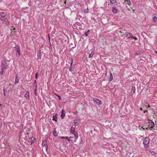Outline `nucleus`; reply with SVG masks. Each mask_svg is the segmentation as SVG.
Wrapping results in <instances>:
<instances>
[{"label": "nucleus", "instance_id": "1", "mask_svg": "<svg viewBox=\"0 0 157 157\" xmlns=\"http://www.w3.org/2000/svg\"><path fill=\"white\" fill-rule=\"evenodd\" d=\"M149 142L150 139L148 137H146L144 138L143 140V143L145 148H147L148 147Z\"/></svg>", "mask_w": 157, "mask_h": 157}, {"label": "nucleus", "instance_id": "2", "mask_svg": "<svg viewBox=\"0 0 157 157\" xmlns=\"http://www.w3.org/2000/svg\"><path fill=\"white\" fill-rule=\"evenodd\" d=\"M7 67L6 62L4 60L2 61L1 64V70L4 71L6 70Z\"/></svg>", "mask_w": 157, "mask_h": 157}, {"label": "nucleus", "instance_id": "3", "mask_svg": "<svg viewBox=\"0 0 157 157\" xmlns=\"http://www.w3.org/2000/svg\"><path fill=\"white\" fill-rule=\"evenodd\" d=\"M6 13L4 12H0V19L2 20H5V19L7 17Z\"/></svg>", "mask_w": 157, "mask_h": 157}, {"label": "nucleus", "instance_id": "4", "mask_svg": "<svg viewBox=\"0 0 157 157\" xmlns=\"http://www.w3.org/2000/svg\"><path fill=\"white\" fill-rule=\"evenodd\" d=\"M149 121V124L148 125V128H150V130H151V129L153 128L154 126V122L151 120H150L149 119H148Z\"/></svg>", "mask_w": 157, "mask_h": 157}, {"label": "nucleus", "instance_id": "5", "mask_svg": "<svg viewBox=\"0 0 157 157\" xmlns=\"http://www.w3.org/2000/svg\"><path fill=\"white\" fill-rule=\"evenodd\" d=\"M15 53L16 56H20V48L18 46H17L15 48Z\"/></svg>", "mask_w": 157, "mask_h": 157}, {"label": "nucleus", "instance_id": "6", "mask_svg": "<svg viewBox=\"0 0 157 157\" xmlns=\"http://www.w3.org/2000/svg\"><path fill=\"white\" fill-rule=\"evenodd\" d=\"M93 101L96 102L98 105H101L102 104V101L97 98H94Z\"/></svg>", "mask_w": 157, "mask_h": 157}, {"label": "nucleus", "instance_id": "7", "mask_svg": "<svg viewBox=\"0 0 157 157\" xmlns=\"http://www.w3.org/2000/svg\"><path fill=\"white\" fill-rule=\"evenodd\" d=\"M125 35H126V37H127L128 39H130L131 38H132V37H133V36L132 35V34L129 33H127Z\"/></svg>", "mask_w": 157, "mask_h": 157}, {"label": "nucleus", "instance_id": "8", "mask_svg": "<svg viewBox=\"0 0 157 157\" xmlns=\"http://www.w3.org/2000/svg\"><path fill=\"white\" fill-rule=\"evenodd\" d=\"M61 117L62 118H63L65 116V111L63 109L61 112Z\"/></svg>", "mask_w": 157, "mask_h": 157}, {"label": "nucleus", "instance_id": "9", "mask_svg": "<svg viewBox=\"0 0 157 157\" xmlns=\"http://www.w3.org/2000/svg\"><path fill=\"white\" fill-rule=\"evenodd\" d=\"M2 21H4L6 25L7 26H9L10 23V21H9L8 19L7 18L5 19V20H3Z\"/></svg>", "mask_w": 157, "mask_h": 157}, {"label": "nucleus", "instance_id": "10", "mask_svg": "<svg viewBox=\"0 0 157 157\" xmlns=\"http://www.w3.org/2000/svg\"><path fill=\"white\" fill-rule=\"evenodd\" d=\"M53 135L55 137H57L58 136V133L56 131V128H54L53 130Z\"/></svg>", "mask_w": 157, "mask_h": 157}, {"label": "nucleus", "instance_id": "11", "mask_svg": "<svg viewBox=\"0 0 157 157\" xmlns=\"http://www.w3.org/2000/svg\"><path fill=\"white\" fill-rule=\"evenodd\" d=\"M136 90V88L134 86H132V90L131 91V93L132 94H133L135 92Z\"/></svg>", "mask_w": 157, "mask_h": 157}, {"label": "nucleus", "instance_id": "12", "mask_svg": "<svg viewBox=\"0 0 157 157\" xmlns=\"http://www.w3.org/2000/svg\"><path fill=\"white\" fill-rule=\"evenodd\" d=\"M75 128L73 127V126H71L70 128V132L71 133H73L74 132H75Z\"/></svg>", "mask_w": 157, "mask_h": 157}, {"label": "nucleus", "instance_id": "13", "mask_svg": "<svg viewBox=\"0 0 157 157\" xmlns=\"http://www.w3.org/2000/svg\"><path fill=\"white\" fill-rule=\"evenodd\" d=\"M19 79L20 78L17 75L16 78L15 83L16 84L17 83H18L19 82Z\"/></svg>", "mask_w": 157, "mask_h": 157}, {"label": "nucleus", "instance_id": "14", "mask_svg": "<svg viewBox=\"0 0 157 157\" xmlns=\"http://www.w3.org/2000/svg\"><path fill=\"white\" fill-rule=\"evenodd\" d=\"M94 52L93 50L91 51V53L89 55V58H92L93 57V56L94 55Z\"/></svg>", "mask_w": 157, "mask_h": 157}, {"label": "nucleus", "instance_id": "15", "mask_svg": "<svg viewBox=\"0 0 157 157\" xmlns=\"http://www.w3.org/2000/svg\"><path fill=\"white\" fill-rule=\"evenodd\" d=\"M57 117L56 116V115L55 116H53L52 117V120L53 121H57Z\"/></svg>", "mask_w": 157, "mask_h": 157}, {"label": "nucleus", "instance_id": "16", "mask_svg": "<svg viewBox=\"0 0 157 157\" xmlns=\"http://www.w3.org/2000/svg\"><path fill=\"white\" fill-rule=\"evenodd\" d=\"M112 8H113V10H112L113 12L114 13H116L117 12V9L115 8H114L113 7Z\"/></svg>", "mask_w": 157, "mask_h": 157}, {"label": "nucleus", "instance_id": "17", "mask_svg": "<svg viewBox=\"0 0 157 157\" xmlns=\"http://www.w3.org/2000/svg\"><path fill=\"white\" fill-rule=\"evenodd\" d=\"M74 135V136L75 137V139H77L78 138V134L77 132H75L73 133H72Z\"/></svg>", "mask_w": 157, "mask_h": 157}, {"label": "nucleus", "instance_id": "18", "mask_svg": "<svg viewBox=\"0 0 157 157\" xmlns=\"http://www.w3.org/2000/svg\"><path fill=\"white\" fill-rule=\"evenodd\" d=\"M74 124H75V125H78L79 124V122L77 121V120H75L74 122Z\"/></svg>", "mask_w": 157, "mask_h": 157}, {"label": "nucleus", "instance_id": "19", "mask_svg": "<svg viewBox=\"0 0 157 157\" xmlns=\"http://www.w3.org/2000/svg\"><path fill=\"white\" fill-rule=\"evenodd\" d=\"M110 2V3L112 4H114L115 3L116 0H109Z\"/></svg>", "mask_w": 157, "mask_h": 157}, {"label": "nucleus", "instance_id": "20", "mask_svg": "<svg viewBox=\"0 0 157 157\" xmlns=\"http://www.w3.org/2000/svg\"><path fill=\"white\" fill-rule=\"evenodd\" d=\"M59 138L61 139H64V140H66L67 139V137H64V136H60L59 137Z\"/></svg>", "mask_w": 157, "mask_h": 157}, {"label": "nucleus", "instance_id": "21", "mask_svg": "<svg viewBox=\"0 0 157 157\" xmlns=\"http://www.w3.org/2000/svg\"><path fill=\"white\" fill-rule=\"evenodd\" d=\"M90 30H88L85 33V36H87L88 35V33L90 32Z\"/></svg>", "mask_w": 157, "mask_h": 157}, {"label": "nucleus", "instance_id": "22", "mask_svg": "<svg viewBox=\"0 0 157 157\" xmlns=\"http://www.w3.org/2000/svg\"><path fill=\"white\" fill-rule=\"evenodd\" d=\"M153 21L154 22H155L157 20V17L156 16H154L153 17Z\"/></svg>", "mask_w": 157, "mask_h": 157}, {"label": "nucleus", "instance_id": "23", "mask_svg": "<svg viewBox=\"0 0 157 157\" xmlns=\"http://www.w3.org/2000/svg\"><path fill=\"white\" fill-rule=\"evenodd\" d=\"M113 79V76L111 73H110V78L109 80L111 81Z\"/></svg>", "mask_w": 157, "mask_h": 157}, {"label": "nucleus", "instance_id": "24", "mask_svg": "<svg viewBox=\"0 0 157 157\" xmlns=\"http://www.w3.org/2000/svg\"><path fill=\"white\" fill-rule=\"evenodd\" d=\"M125 1V2H126L127 3L128 5H129L130 3V0H124Z\"/></svg>", "mask_w": 157, "mask_h": 157}, {"label": "nucleus", "instance_id": "25", "mask_svg": "<svg viewBox=\"0 0 157 157\" xmlns=\"http://www.w3.org/2000/svg\"><path fill=\"white\" fill-rule=\"evenodd\" d=\"M35 140L34 138L33 137H32L31 138V142L32 143V142H33V141H34V140Z\"/></svg>", "mask_w": 157, "mask_h": 157}, {"label": "nucleus", "instance_id": "26", "mask_svg": "<svg viewBox=\"0 0 157 157\" xmlns=\"http://www.w3.org/2000/svg\"><path fill=\"white\" fill-rule=\"evenodd\" d=\"M37 57L38 59L41 58V54L40 53L37 54Z\"/></svg>", "mask_w": 157, "mask_h": 157}, {"label": "nucleus", "instance_id": "27", "mask_svg": "<svg viewBox=\"0 0 157 157\" xmlns=\"http://www.w3.org/2000/svg\"><path fill=\"white\" fill-rule=\"evenodd\" d=\"M36 86H37V85H36V88L35 89V95H37V93L36 92V91H37V90L36 89Z\"/></svg>", "mask_w": 157, "mask_h": 157}, {"label": "nucleus", "instance_id": "28", "mask_svg": "<svg viewBox=\"0 0 157 157\" xmlns=\"http://www.w3.org/2000/svg\"><path fill=\"white\" fill-rule=\"evenodd\" d=\"M5 89H3V93H4V96H7V94H6V92L5 91Z\"/></svg>", "mask_w": 157, "mask_h": 157}, {"label": "nucleus", "instance_id": "29", "mask_svg": "<svg viewBox=\"0 0 157 157\" xmlns=\"http://www.w3.org/2000/svg\"><path fill=\"white\" fill-rule=\"evenodd\" d=\"M132 38L135 40H137V39L135 36H133V37H132Z\"/></svg>", "mask_w": 157, "mask_h": 157}, {"label": "nucleus", "instance_id": "30", "mask_svg": "<svg viewBox=\"0 0 157 157\" xmlns=\"http://www.w3.org/2000/svg\"><path fill=\"white\" fill-rule=\"evenodd\" d=\"M73 62V60L72 59H71V66H72V64Z\"/></svg>", "mask_w": 157, "mask_h": 157}, {"label": "nucleus", "instance_id": "31", "mask_svg": "<svg viewBox=\"0 0 157 157\" xmlns=\"http://www.w3.org/2000/svg\"><path fill=\"white\" fill-rule=\"evenodd\" d=\"M69 71H71L72 72L73 71V69L72 68V66H71V67H70V68H69Z\"/></svg>", "mask_w": 157, "mask_h": 157}, {"label": "nucleus", "instance_id": "32", "mask_svg": "<svg viewBox=\"0 0 157 157\" xmlns=\"http://www.w3.org/2000/svg\"><path fill=\"white\" fill-rule=\"evenodd\" d=\"M37 73H36L35 74V77L36 79H37Z\"/></svg>", "mask_w": 157, "mask_h": 157}, {"label": "nucleus", "instance_id": "33", "mask_svg": "<svg viewBox=\"0 0 157 157\" xmlns=\"http://www.w3.org/2000/svg\"><path fill=\"white\" fill-rule=\"evenodd\" d=\"M4 71H2L1 70V71L0 72V74L1 75H2L3 74Z\"/></svg>", "mask_w": 157, "mask_h": 157}, {"label": "nucleus", "instance_id": "34", "mask_svg": "<svg viewBox=\"0 0 157 157\" xmlns=\"http://www.w3.org/2000/svg\"><path fill=\"white\" fill-rule=\"evenodd\" d=\"M45 146L46 150H47L48 149V145H47L46 146L45 145Z\"/></svg>", "mask_w": 157, "mask_h": 157}, {"label": "nucleus", "instance_id": "35", "mask_svg": "<svg viewBox=\"0 0 157 157\" xmlns=\"http://www.w3.org/2000/svg\"><path fill=\"white\" fill-rule=\"evenodd\" d=\"M67 140H68V141H69V142H70V138H68L67 137Z\"/></svg>", "mask_w": 157, "mask_h": 157}, {"label": "nucleus", "instance_id": "36", "mask_svg": "<svg viewBox=\"0 0 157 157\" xmlns=\"http://www.w3.org/2000/svg\"><path fill=\"white\" fill-rule=\"evenodd\" d=\"M148 112V111H144V113H147Z\"/></svg>", "mask_w": 157, "mask_h": 157}, {"label": "nucleus", "instance_id": "37", "mask_svg": "<svg viewBox=\"0 0 157 157\" xmlns=\"http://www.w3.org/2000/svg\"><path fill=\"white\" fill-rule=\"evenodd\" d=\"M58 98H59V99L60 100V97L59 95H58Z\"/></svg>", "mask_w": 157, "mask_h": 157}, {"label": "nucleus", "instance_id": "38", "mask_svg": "<svg viewBox=\"0 0 157 157\" xmlns=\"http://www.w3.org/2000/svg\"><path fill=\"white\" fill-rule=\"evenodd\" d=\"M34 83L35 84L37 83L36 81V80H35V81Z\"/></svg>", "mask_w": 157, "mask_h": 157}, {"label": "nucleus", "instance_id": "39", "mask_svg": "<svg viewBox=\"0 0 157 157\" xmlns=\"http://www.w3.org/2000/svg\"><path fill=\"white\" fill-rule=\"evenodd\" d=\"M141 128H142V129H143V130H144L145 129V128H143V127H141Z\"/></svg>", "mask_w": 157, "mask_h": 157}, {"label": "nucleus", "instance_id": "40", "mask_svg": "<svg viewBox=\"0 0 157 157\" xmlns=\"http://www.w3.org/2000/svg\"><path fill=\"white\" fill-rule=\"evenodd\" d=\"M140 110H142V108H140Z\"/></svg>", "mask_w": 157, "mask_h": 157}, {"label": "nucleus", "instance_id": "41", "mask_svg": "<svg viewBox=\"0 0 157 157\" xmlns=\"http://www.w3.org/2000/svg\"><path fill=\"white\" fill-rule=\"evenodd\" d=\"M145 129H146V130H148V128H145Z\"/></svg>", "mask_w": 157, "mask_h": 157}, {"label": "nucleus", "instance_id": "42", "mask_svg": "<svg viewBox=\"0 0 157 157\" xmlns=\"http://www.w3.org/2000/svg\"><path fill=\"white\" fill-rule=\"evenodd\" d=\"M2 127V126L1 125H0V128H1Z\"/></svg>", "mask_w": 157, "mask_h": 157}, {"label": "nucleus", "instance_id": "43", "mask_svg": "<svg viewBox=\"0 0 157 157\" xmlns=\"http://www.w3.org/2000/svg\"><path fill=\"white\" fill-rule=\"evenodd\" d=\"M2 1V0H0V2H1Z\"/></svg>", "mask_w": 157, "mask_h": 157}, {"label": "nucleus", "instance_id": "44", "mask_svg": "<svg viewBox=\"0 0 157 157\" xmlns=\"http://www.w3.org/2000/svg\"><path fill=\"white\" fill-rule=\"evenodd\" d=\"M149 107H150V106H149V105H148V108H149Z\"/></svg>", "mask_w": 157, "mask_h": 157}, {"label": "nucleus", "instance_id": "45", "mask_svg": "<svg viewBox=\"0 0 157 157\" xmlns=\"http://www.w3.org/2000/svg\"><path fill=\"white\" fill-rule=\"evenodd\" d=\"M155 53L157 54V51L155 52Z\"/></svg>", "mask_w": 157, "mask_h": 157}, {"label": "nucleus", "instance_id": "46", "mask_svg": "<svg viewBox=\"0 0 157 157\" xmlns=\"http://www.w3.org/2000/svg\"><path fill=\"white\" fill-rule=\"evenodd\" d=\"M69 138H71V137H70Z\"/></svg>", "mask_w": 157, "mask_h": 157}, {"label": "nucleus", "instance_id": "47", "mask_svg": "<svg viewBox=\"0 0 157 157\" xmlns=\"http://www.w3.org/2000/svg\"><path fill=\"white\" fill-rule=\"evenodd\" d=\"M142 129L141 128H140V129Z\"/></svg>", "mask_w": 157, "mask_h": 157}, {"label": "nucleus", "instance_id": "48", "mask_svg": "<svg viewBox=\"0 0 157 157\" xmlns=\"http://www.w3.org/2000/svg\"><path fill=\"white\" fill-rule=\"evenodd\" d=\"M142 129L141 128H140V129Z\"/></svg>", "mask_w": 157, "mask_h": 157}]
</instances>
